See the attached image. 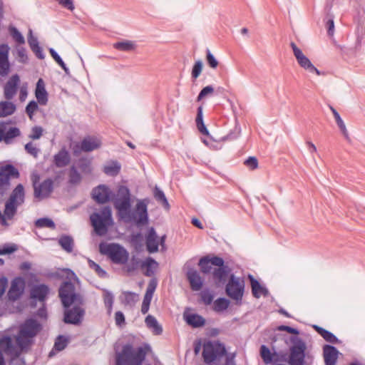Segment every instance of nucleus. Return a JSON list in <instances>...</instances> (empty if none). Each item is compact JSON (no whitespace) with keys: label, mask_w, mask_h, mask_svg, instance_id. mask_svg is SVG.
<instances>
[{"label":"nucleus","mask_w":365,"mask_h":365,"mask_svg":"<svg viewBox=\"0 0 365 365\" xmlns=\"http://www.w3.org/2000/svg\"><path fill=\"white\" fill-rule=\"evenodd\" d=\"M41 324L35 319H29L21 326L20 331L24 336L31 339L41 330Z\"/></svg>","instance_id":"19"},{"label":"nucleus","mask_w":365,"mask_h":365,"mask_svg":"<svg viewBox=\"0 0 365 365\" xmlns=\"http://www.w3.org/2000/svg\"><path fill=\"white\" fill-rule=\"evenodd\" d=\"M249 279L252 287V293L254 297L259 298L262 295L267 297L269 295L268 289L262 286L259 282L251 274L249 275Z\"/></svg>","instance_id":"26"},{"label":"nucleus","mask_w":365,"mask_h":365,"mask_svg":"<svg viewBox=\"0 0 365 365\" xmlns=\"http://www.w3.org/2000/svg\"><path fill=\"white\" fill-rule=\"evenodd\" d=\"M244 164L250 170H254L258 168V160L255 157H249Z\"/></svg>","instance_id":"62"},{"label":"nucleus","mask_w":365,"mask_h":365,"mask_svg":"<svg viewBox=\"0 0 365 365\" xmlns=\"http://www.w3.org/2000/svg\"><path fill=\"white\" fill-rule=\"evenodd\" d=\"M9 71V63L8 61V52L0 51V74L6 76Z\"/></svg>","instance_id":"36"},{"label":"nucleus","mask_w":365,"mask_h":365,"mask_svg":"<svg viewBox=\"0 0 365 365\" xmlns=\"http://www.w3.org/2000/svg\"><path fill=\"white\" fill-rule=\"evenodd\" d=\"M24 148L27 153L30 154L35 158L38 157L40 153V149L38 148L32 142L26 143Z\"/></svg>","instance_id":"55"},{"label":"nucleus","mask_w":365,"mask_h":365,"mask_svg":"<svg viewBox=\"0 0 365 365\" xmlns=\"http://www.w3.org/2000/svg\"><path fill=\"white\" fill-rule=\"evenodd\" d=\"M339 351L337 349L331 345L326 344L323 346V356L325 365H336Z\"/></svg>","instance_id":"21"},{"label":"nucleus","mask_w":365,"mask_h":365,"mask_svg":"<svg viewBox=\"0 0 365 365\" xmlns=\"http://www.w3.org/2000/svg\"><path fill=\"white\" fill-rule=\"evenodd\" d=\"M196 125L198 130L203 135H208L209 131L207 129L206 126L203 122V114H202V107L199 106L197 108V116L195 119Z\"/></svg>","instance_id":"35"},{"label":"nucleus","mask_w":365,"mask_h":365,"mask_svg":"<svg viewBox=\"0 0 365 365\" xmlns=\"http://www.w3.org/2000/svg\"><path fill=\"white\" fill-rule=\"evenodd\" d=\"M187 324L193 328L202 327L205 324V319L197 314H190L185 317Z\"/></svg>","instance_id":"30"},{"label":"nucleus","mask_w":365,"mask_h":365,"mask_svg":"<svg viewBox=\"0 0 365 365\" xmlns=\"http://www.w3.org/2000/svg\"><path fill=\"white\" fill-rule=\"evenodd\" d=\"M18 206L14 205L13 203L6 202L5 203V209H4V215L6 220H11L14 216L16 215L17 211Z\"/></svg>","instance_id":"45"},{"label":"nucleus","mask_w":365,"mask_h":365,"mask_svg":"<svg viewBox=\"0 0 365 365\" xmlns=\"http://www.w3.org/2000/svg\"><path fill=\"white\" fill-rule=\"evenodd\" d=\"M35 225L37 227H48L51 229H54L56 227L54 222L52 220L47 217H42L38 219L35 222Z\"/></svg>","instance_id":"49"},{"label":"nucleus","mask_w":365,"mask_h":365,"mask_svg":"<svg viewBox=\"0 0 365 365\" xmlns=\"http://www.w3.org/2000/svg\"><path fill=\"white\" fill-rule=\"evenodd\" d=\"M16 110V106L9 101L0 102V117H5L13 114Z\"/></svg>","instance_id":"34"},{"label":"nucleus","mask_w":365,"mask_h":365,"mask_svg":"<svg viewBox=\"0 0 365 365\" xmlns=\"http://www.w3.org/2000/svg\"><path fill=\"white\" fill-rule=\"evenodd\" d=\"M19 178L18 170L12 165H6L0 168V187L8 186L10 184V178Z\"/></svg>","instance_id":"18"},{"label":"nucleus","mask_w":365,"mask_h":365,"mask_svg":"<svg viewBox=\"0 0 365 365\" xmlns=\"http://www.w3.org/2000/svg\"><path fill=\"white\" fill-rule=\"evenodd\" d=\"M187 278L190 282V288L193 291H199L203 285V281L199 272L194 269H190L187 272Z\"/></svg>","instance_id":"22"},{"label":"nucleus","mask_w":365,"mask_h":365,"mask_svg":"<svg viewBox=\"0 0 365 365\" xmlns=\"http://www.w3.org/2000/svg\"><path fill=\"white\" fill-rule=\"evenodd\" d=\"M20 130L16 127L10 128L6 133H4V140L6 143H9L12 138L20 135Z\"/></svg>","instance_id":"48"},{"label":"nucleus","mask_w":365,"mask_h":365,"mask_svg":"<svg viewBox=\"0 0 365 365\" xmlns=\"http://www.w3.org/2000/svg\"><path fill=\"white\" fill-rule=\"evenodd\" d=\"M91 224L94 228L96 233L99 236L106 234L107 221L111 220V209L109 206L104 207L101 214L93 213L90 217Z\"/></svg>","instance_id":"6"},{"label":"nucleus","mask_w":365,"mask_h":365,"mask_svg":"<svg viewBox=\"0 0 365 365\" xmlns=\"http://www.w3.org/2000/svg\"><path fill=\"white\" fill-rule=\"evenodd\" d=\"M82 306L83 304H73V307H64L63 322L73 325L81 324L85 315V309Z\"/></svg>","instance_id":"8"},{"label":"nucleus","mask_w":365,"mask_h":365,"mask_svg":"<svg viewBox=\"0 0 365 365\" xmlns=\"http://www.w3.org/2000/svg\"><path fill=\"white\" fill-rule=\"evenodd\" d=\"M58 294L63 307L84 303L83 297L75 292V286L71 282H64L59 288Z\"/></svg>","instance_id":"3"},{"label":"nucleus","mask_w":365,"mask_h":365,"mask_svg":"<svg viewBox=\"0 0 365 365\" xmlns=\"http://www.w3.org/2000/svg\"><path fill=\"white\" fill-rule=\"evenodd\" d=\"M260 355L263 361L266 364H270L273 360V354L271 353L269 349L265 345H262L260 347Z\"/></svg>","instance_id":"47"},{"label":"nucleus","mask_w":365,"mask_h":365,"mask_svg":"<svg viewBox=\"0 0 365 365\" xmlns=\"http://www.w3.org/2000/svg\"><path fill=\"white\" fill-rule=\"evenodd\" d=\"M230 305V301L225 298H218L214 302L213 309L217 312L226 310Z\"/></svg>","instance_id":"41"},{"label":"nucleus","mask_w":365,"mask_h":365,"mask_svg":"<svg viewBox=\"0 0 365 365\" xmlns=\"http://www.w3.org/2000/svg\"><path fill=\"white\" fill-rule=\"evenodd\" d=\"M81 175L77 170L75 166H71L69 172V183L72 185H77L81 181Z\"/></svg>","instance_id":"44"},{"label":"nucleus","mask_w":365,"mask_h":365,"mask_svg":"<svg viewBox=\"0 0 365 365\" xmlns=\"http://www.w3.org/2000/svg\"><path fill=\"white\" fill-rule=\"evenodd\" d=\"M290 46L292 49L293 54L301 68L310 73H315L317 76L322 75V73L312 64L311 61L303 53L302 51L298 48L294 42H291Z\"/></svg>","instance_id":"12"},{"label":"nucleus","mask_w":365,"mask_h":365,"mask_svg":"<svg viewBox=\"0 0 365 365\" xmlns=\"http://www.w3.org/2000/svg\"><path fill=\"white\" fill-rule=\"evenodd\" d=\"M113 48L121 51H130L135 48V45L130 41H123L115 43Z\"/></svg>","instance_id":"38"},{"label":"nucleus","mask_w":365,"mask_h":365,"mask_svg":"<svg viewBox=\"0 0 365 365\" xmlns=\"http://www.w3.org/2000/svg\"><path fill=\"white\" fill-rule=\"evenodd\" d=\"M146 356V351L140 346L134 349L132 344L123 346L119 352L115 353V365H141Z\"/></svg>","instance_id":"2"},{"label":"nucleus","mask_w":365,"mask_h":365,"mask_svg":"<svg viewBox=\"0 0 365 365\" xmlns=\"http://www.w3.org/2000/svg\"><path fill=\"white\" fill-rule=\"evenodd\" d=\"M202 62L200 60H197L195 61L192 66L191 72V76L192 78L196 79L200 76L202 71Z\"/></svg>","instance_id":"53"},{"label":"nucleus","mask_w":365,"mask_h":365,"mask_svg":"<svg viewBox=\"0 0 365 365\" xmlns=\"http://www.w3.org/2000/svg\"><path fill=\"white\" fill-rule=\"evenodd\" d=\"M244 282L231 274L226 284L225 292L228 297L237 302H241L244 293Z\"/></svg>","instance_id":"10"},{"label":"nucleus","mask_w":365,"mask_h":365,"mask_svg":"<svg viewBox=\"0 0 365 365\" xmlns=\"http://www.w3.org/2000/svg\"><path fill=\"white\" fill-rule=\"evenodd\" d=\"M145 323L148 328L152 329L153 332L156 335H160L163 333V328L158 324L155 317L152 315H148L145 317Z\"/></svg>","instance_id":"31"},{"label":"nucleus","mask_w":365,"mask_h":365,"mask_svg":"<svg viewBox=\"0 0 365 365\" xmlns=\"http://www.w3.org/2000/svg\"><path fill=\"white\" fill-rule=\"evenodd\" d=\"M100 250L115 264H124L128 262L129 257L128 251L118 244H109L104 247L101 245Z\"/></svg>","instance_id":"5"},{"label":"nucleus","mask_w":365,"mask_h":365,"mask_svg":"<svg viewBox=\"0 0 365 365\" xmlns=\"http://www.w3.org/2000/svg\"><path fill=\"white\" fill-rule=\"evenodd\" d=\"M43 134V128L41 126L36 125L32 128L31 133L29 135V138L32 140L39 139Z\"/></svg>","instance_id":"60"},{"label":"nucleus","mask_w":365,"mask_h":365,"mask_svg":"<svg viewBox=\"0 0 365 365\" xmlns=\"http://www.w3.org/2000/svg\"><path fill=\"white\" fill-rule=\"evenodd\" d=\"M103 302L105 307L107 309L108 315L111 314L113 310V304L114 302V297L111 292L106 290L103 293Z\"/></svg>","instance_id":"42"},{"label":"nucleus","mask_w":365,"mask_h":365,"mask_svg":"<svg viewBox=\"0 0 365 365\" xmlns=\"http://www.w3.org/2000/svg\"><path fill=\"white\" fill-rule=\"evenodd\" d=\"M9 32L13 40L18 44L22 45L25 43V39L21 33L13 26L9 27Z\"/></svg>","instance_id":"40"},{"label":"nucleus","mask_w":365,"mask_h":365,"mask_svg":"<svg viewBox=\"0 0 365 365\" xmlns=\"http://www.w3.org/2000/svg\"><path fill=\"white\" fill-rule=\"evenodd\" d=\"M329 108H330V110H331V112H332V113L334 115V117L335 118L336 123V124H337L340 131L341 132L342 135L344 136V138L346 139L349 140V136L348 130H347V129L346 128V125H345L343 120L340 117L339 113L331 106H329Z\"/></svg>","instance_id":"33"},{"label":"nucleus","mask_w":365,"mask_h":365,"mask_svg":"<svg viewBox=\"0 0 365 365\" xmlns=\"http://www.w3.org/2000/svg\"><path fill=\"white\" fill-rule=\"evenodd\" d=\"M24 188L21 184H19L11 192L7 202L13 203L16 206H19L24 202Z\"/></svg>","instance_id":"24"},{"label":"nucleus","mask_w":365,"mask_h":365,"mask_svg":"<svg viewBox=\"0 0 365 365\" xmlns=\"http://www.w3.org/2000/svg\"><path fill=\"white\" fill-rule=\"evenodd\" d=\"M214 92V88L212 86H207L203 88L200 92L197 101H200L208 94H212Z\"/></svg>","instance_id":"64"},{"label":"nucleus","mask_w":365,"mask_h":365,"mask_svg":"<svg viewBox=\"0 0 365 365\" xmlns=\"http://www.w3.org/2000/svg\"><path fill=\"white\" fill-rule=\"evenodd\" d=\"M34 197L39 200L46 198L50 196L53 190V181L48 178L40 184L34 183Z\"/></svg>","instance_id":"13"},{"label":"nucleus","mask_w":365,"mask_h":365,"mask_svg":"<svg viewBox=\"0 0 365 365\" xmlns=\"http://www.w3.org/2000/svg\"><path fill=\"white\" fill-rule=\"evenodd\" d=\"M212 257H204L200 259L199 266L201 271L205 274L210 273L212 271Z\"/></svg>","instance_id":"43"},{"label":"nucleus","mask_w":365,"mask_h":365,"mask_svg":"<svg viewBox=\"0 0 365 365\" xmlns=\"http://www.w3.org/2000/svg\"><path fill=\"white\" fill-rule=\"evenodd\" d=\"M313 328L325 341L331 344H337L339 342L338 338L329 331L318 325H313Z\"/></svg>","instance_id":"29"},{"label":"nucleus","mask_w":365,"mask_h":365,"mask_svg":"<svg viewBox=\"0 0 365 365\" xmlns=\"http://www.w3.org/2000/svg\"><path fill=\"white\" fill-rule=\"evenodd\" d=\"M92 197L98 204H104L109 202L113 196V192L105 185H100L92 190Z\"/></svg>","instance_id":"16"},{"label":"nucleus","mask_w":365,"mask_h":365,"mask_svg":"<svg viewBox=\"0 0 365 365\" xmlns=\"http://www.w3.org/2000/svg\"><path fill=\"white\" fill-rule=\"evenodd\" d=\"M226 354L227 351L225 345L219 341H207L203 345L202 355L204 362L207 364L213 363Z\"/></svg>","instance_id":"4"},{"label":"nucleus","mask_w":365,"mask_h":365,"mask_svg":"<svg viewBox=\"0 0 365 365\" xmlns=\"http://www.w3.org/2000/svg\"><path fill=\"white\" fill-rule=\"evenodd\" d=\"M28 43L31 51L35 53L36 57L39 59H43L45 56L43 53L42 48L39 46L38 38L33 36L31 30H29Z\"/></svg>","instance_id":"28"},{"label":"nucleus","mask_w":365,"mask_h":365,"mask_svg":"<svg viewBox=\"0 0 365 365\" xmlns=\"http://www.w3.org/2000/svg\"><path fill=\"white\" fill-rule=\"evenodd\" d=\"M68 340L63 336H58L54 343V349L57 351L63 350L67 346Z\"/></svg>","instance_id":"54"},{"label":"nucleus","mask_w":365,"mask_h":365,"mask_svg":"<svg viewBox=\"0 0 365 365\" xmlns=\"http://www.w3.org/2000/svg\"><path fill=\"white\" fill-rule=\"evenodd\" d=\"M49 53L51 56L53 57V58L56 61V62L61 67V68L66 73H68L69 69L62 60V58L60 57V56L56 53V51L51 48L49 49Z\"/></svg>","instance_id":"51"},{"label":"nucleus","mask_w":365,"mask_h":365,"mask_svg":"<svg viewBox=\"0 0 365 365\" xmlns=\"http://www.w3.org/2000/svg\"><path fill=\"white\" fill-rule=\"evenodd\" d=\"M158 267V263L152 257H148L145 261L141 264L142 268H146L144 274L147 277L153 276Z\"/></svg>","instance_id":"32"},{"label":"nucleus","mask_w":365,"mask_h":365,"mask_svg":"<svg viewBox=\"0 0 365 365\" xmlns=\"http://www.w3.org/2000/svg\"><path fill=\"white\" fill-rule=\"evenodd\" d=\"M146 249L149 253H155L158 251V236L153 227H150L145 236Z\"/></svg>","instance_id":"20"},{"label":"nucleus","mask_w":365,"mask_h":365,"mask_svg":"<svg viewBox=\"0 0 365 365\" xmlns=\"http://www.w3.org/2000/svg\"><path fill=\"white\" fill-rule=\"evenodd\" d=\"M152 298V296L145 294L143 303L141 305V312L143 314H145L148 313Z\"/></svg>","instance_id":"59"},{"label":"nucleus","mask_w":365,"mask_h":365,"mask_svg":"<svg viewBox=\"0 0 365 365\" xmlns=\"http://www.w3.org/2000/svg\"><path fill=\"white\" fill-rule=\"evenodd\" d=\"M49 288L44 284L34 286L30 291L31 298L37 299L39 302H44L48 294Z\"/></svg>","instance_id":"23"},{"label":"nucleus","mask_w":365,"mask_h":365,"mask_svg":"<svg viewBox=\"0 0 365 365\" xmlns=\"http://www.w3.org/2000/svg\"><path fill=\"white\" fill-rule=\"evenodd\" d=\"M35 96L40 105H46L48 102V93L45 88V84L42 78H39L37 81Z\"/></svg>","instance_id":"27"},{"label":"nucleus","mask_w":365,"mask_h":365,"mask_svg":"<svg viewBox=\"0 0 365 365\" xmlns=\"http://www.w3.org/2000/svg\"><path fill=\"white\" fill-rule=\"evenodd\" d=\"M111 200L120 217L126 222H134L137 226L148 224L147 205L144 202L139 201L136 204L135 212H130V193L126 186H119L116 195H113Z\"/></svg>","instance_id":"1"},{"label":"nucleus","mask_w":365,"mask_h":365,"mask_svg":"<svg viewBox=\"0 0 365 365\" xmlns=\"http://www.w3.org/2000/svg\"><path fill=\"white\" fill-rule=\"evenodd\" d=\"M88 265L90 267V268L93 269V270H95V272L98 274V275L101 277H106L107 273L105 270H103L99 264H98L97 263H96L95 262H93V260L91 259H89L88 260Z\"/></svg>","instance_id":"57"},{"label":"nucleus","mask_w":365,"mask_h":365,"mask_svg":"<svg viewBox=\"0 0 365 365\" xmlns=\"http://www.w3.org/2000/svg\"><path fill=\"white\" fill-rule=\"evenodd\" d=\"M17 58L19 62L26 63L28 60L26 50L25 48L20 46L17 48Z\"/></svg>","instance_id":"63"},{"label":"nucleus","mask_w":365,"mask_h":365,"mask_svg":"<svg viewBox=\"0 0 365 365\" xmlns=\"http://www.w3.org/2000/svg\"><path fill=\"white\" fill-rule=\"evenodd\" d=\"M78 165L83 173L90 174L92 171L91 162L87 158L79 159Z\"/></svg>","instance_id":"46"},{"label":"nucleus","mask_w":365,"mask_h":365,"mask_svg":"<svg viewBox=\"0 0 365 365\" xmlns=\"http://www.w3.org/2000/svg\"><path fill=\"white\" fill-rule=\"evenodd\" d=\"M38 108V103L34 101H31L28 103L26 107V112L30 118H32L34 113L37 110Z\"/></svg>","instance_id":"61"},{"label":"nucleus","mask_w":365,"mask_h":365,"mask_svg":"<svg viewBox=\"0 0 365 365\" xmlns=\"http://www.w3.org/2000/svg\"><path fill=\"white\" fill-rule=\"evenodd\" d=\"M0 349L12 359L19 357L21 354V349L14 344L9 336H4L0 339Z\"/></svg>","instance_id":"14"},{"label":"nucleus","mask_w":365,"mask_h":365,"mask_svg":"<svg viewBox=\"0 0 365 365\" xmlns=\"http://www.w3.org/2000/svg\"><path fill=\"white\" fill-rule=\"evenodd\" d=\"M155 199L160 203L163 205V206L168 210L170 208V205L168 202V200L163 192L160 188L155 187L153 192Z\"/></svg>","instance_id":"39"},{"label":"nucleus","mask_w":365,"mask_h":365,"mask_svg":"<svg viewBox=\"0 0 365 365\" xmlns=\"http://www.w3.org/2000/svg\"><path fill=\"white\" fill-rule=\"evenodd\" d=\"M20 77L18 74L12 75L4 86V96L10 101L16 96L20 85Z\"/></svg>","instance_id":"15"},{"label":"nucleus","mask_w":365,"mask_h":365,"mask_svg":"<svg viewBox=\"0 0 365 365\" xmlns=\"http://www.w3.org/2000/svg\"><path fill=\"white\" fill-rule=\"evenodd\" d=\"M292 341L293 345L290 347L288 363L290 365H304L307 349L305 342L298 337L292 338Z\"/></svg>","instance_id":"7"},{"label":"nucleus","mask_w":365,"mask_h":365,"mask_svg":"<svg viewBox=\"0 0 365 365\" xmlns=\"http://www.w3.org/2000/svg\"><path fill=\"white\" fill-rule=\"evenodd\" d=\"M25 288V282L22 277H15L8 291V298L11 301H16L21 297Z\"/></svg>","instance_id":"17"},{"label":"nucleus","mask_w":365,"mask_h":365,"mask_svg":"<svg viewBox=\"0 0 365 365\" xmlns=\"http://www.w3.org/2000/svg\"><path fill=\"white\" fill-rule=\"evenodd\" d=\"M206 61L208 64V66L211 68H216L218 66L219 62L215 58L213 54L210 52L209 49H207L206 51Z\"/></svg>","instance_id":"56"},{"label":"nucleus","mask_w":365,"mask_h":365,"mask_svg":"<svg viewBox=\"0 0 365 365\" xmlns=\"http://www.w3.org/2000/svg\"><path fill=\"white\" fill-rule=\"evenodd\" d=\"M120 170V166L118 163H113L110 165H106L103 168V171L106 174L115 176L118 174Z\"/></svg>","instance_id":"50"},{"label":"nucleus","mask_w":365,"mask_h":365,"mask_svg":"<svg viewBox=\"0 0 365 365\" xmlns=\"http://www.w3.org/2000/svg\"><path fill=\"white\" fill-rule=\"evenodd\" d=\"M211 262L212 264L218 267L212 272L214 279L217 283L225 284L231 269L227 265L225 264V262L222 257L214 256L212 257Z\"/></svg>","instance_id":"11"},{"label":"nucleus","mask_w":365,"mask_h":365,"mask_svg":"<svg viewBox=\"0 0 365 365\" xmlns=\"http://www.w3.org/2000/svg\"><path fill=\"white\" fill-rule=\"evenodd\" d=\"M201 300L205 305L210 304L212 301L214 296L213 294L208 290H204L200 293Z\"/></svg>","instance_id":"58"},{"label":"nucleus","mask_w":365,"mask_h":365,"mask_svg":"<svg viewBox=\"0 0 365 365\" xmlns=\"http://www.w3.org/2000/svg\"><path fill=\"white\" fill-rule=\"evenodd\" d=\"M101 140L94 135L86 136L80 143L73 147L74 155H78L81 152L88 153L98 149L101 146Z\"/></svg>","instance_id":"9"},{"label":"nucleus","mask_w":365,"mask_h":365,"mask_svg":"<svg viewBox=\"0 0 365 365\" xmlns=\"http://www.w3.org/2000/svg\"><path fill=\"white\" fill-rule=\"evenodd\" d=\"M29 339L30 338L27 337L26 336L22 335L19 331V334L16 336V346L21 349V352L26 346L29 345Z\"/></svg>","instance_id":"52"},{"label":"nucleus","mask_w":365,"mask_h":365,"mask_svg":"<svg viewBox=\"0 0 365 365\" xmlns=\"http://www.w3.org/2000/svg\"><path fill=\"white\" fill-rule=\"evenodd\" d=\"M58 243L67 252L70 253L73 251L74 243L71 237L68 235L61 236L58 240Z\"/></svg>","instance_id":"37"},{"label":"nucleus","mask_w":365,"mask_h":365,"mask_svg":"<svg viewBox=\"0 0 365 365\" xmlns=\"http://www.w3.org/2000/svg\"><path fill=\"white\" fill-rule=\"evenodd\" d=\"M71 161L69 153L65 148H61L53 156V163L57 168H63L68 165Z\"/></svg>","instance_id":"25"}]
</instances>
